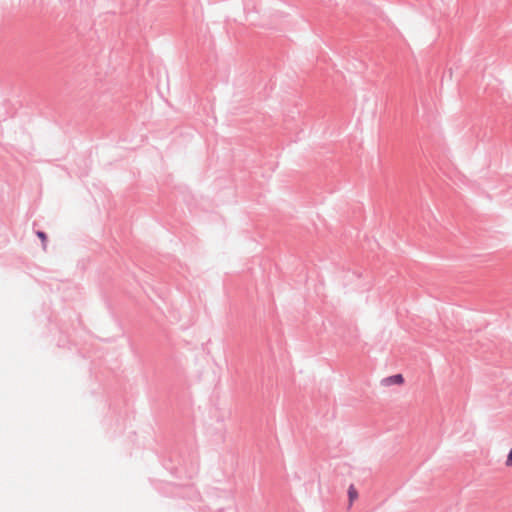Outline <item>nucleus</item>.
I'll use <instances>...</instances> for the list:
<instances>
[{"label": "nucleus", "instance_id": "nucleus-4", "mask_svg": "<svg viewBox=\"0 0 512 512\" xmlns=\"http://www.w3.org/2000/svg\"><path fill=\"white\" fill-rule=\"evenodd\" d=\"M356 495H357V493H356V491L354 490V488H353V487H350V489H349V497H350V499H351V500H352V499H354V498L356 497Z\"/></svg>", "mask_w": 512, "mask_h": 512}, {"label": "nucleus", "instance_id": "nucleus-3", "mask_svg": "<svg viewBox=\"0 0 512 512\" xmlns=\"http://www.w3.org/2000/svg\"><path fill=\"white\" fill-rule=\"evenodd\" d=\"M37 236L42 240L43 244L45 245L46 242V234L44 232L38 231Z\"/></svg>", "mask_w": 512, "mask_h": 512}, {"label": "nucleus", "instance_id": "nucleus-2", "mask_svg": "<svg viewBox=\"0 0 512 512\" xmlns=\"http://www.w3.org/2000/svg\"><path fill=\"white\" fill-rule=\"evenodd\" d=\"M392 379L393 382L397 384H401L403 382V377L401 375H395Z\"/></svg>", "mask_w": 512, "mask_h": 512}, {"label": "nucleus", "instance_id": "nucleus-1", "mask_svg": "<svg viewBox=\"0 0 512 512\" xmlns=\"http://www.w3.org/2000/svg\"><path fill=\"white\" fill-rule=\"evenodd\" d=\"M505 465H506L507 467H512V449L509 451V454H508V456H507V459H506Z\"/></svg>", "mask_w": 512, "mask_h": 512}]
</instances>
